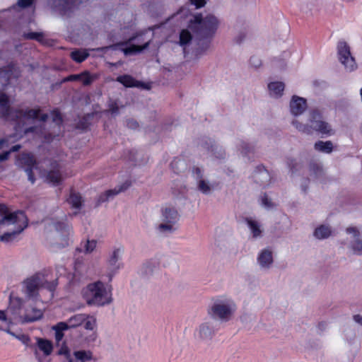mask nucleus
<instances>
[{"instance_id":"obj_1","label":"nucleus","mask_w":362,"mask_h":362,"mask_svg":"<svg viewBox=\"0 0 362 362\" xmlns=\"http://www.w3.org/2000/svg\"><path fill=\"white\" fill-rule=\"evenodd\" d=\"M0 241L9 243L28 226V218L22 211H11L5 204H0Z\"/></svg>"},{"instance_id":"obj_2","label":"nucleus","mask_w":362,"mask_h":362,"mask_svg":"<svg viewBox=\"0 0 362 362\" xmlns=\"http://www.w3.org/2000/svg\"><path fill=\"white\" fill-rule=\"evenodd\" d=\"M40 110L30 109V110H11L9 105V100L8 96L0 93V117H4L8 120H13L18 122V127L23 125L25 120L28 119L38 118L42 122H45L48 115L42 114L39 115Z\"/></svg>"},{"instance_id":"obj_3","label":"nucleus","mask_w":362,"mask_h":362,"mask_svg":"<svg viewBox=\"0 0 362 362\" xmlns=\"http://www.w3.org/2000/svg\"><path fill=\"white\" fill-rule=\"evenodd\" d=\"M219 25L216 16L209 13L203 16L201 13L193 16L189 21V28L192 31L196 39H212Z\"/></svg>"},{"instance_id":"obj_4","label":"nucleus","mask_w":362,"mask_h":362,"mask_svg":"<svg viewBox=\"0 0 362 362\" xmlns=\"http://www.w3.org/2000/svg\"><path fill=\"white\" fill-rule=\"evenodd\" d=\"M20 165L28 175V180L33 184L35 181L34 171L40 175L45 177V180L53 185L59 184L62 180V175L58 169H54L48 173L42 172L34 156L29 153H23L19 159Z\"/></svg>"},{"instance_id":"obj_5","label":"nucleus","mask_w":362,"mask_h":362,"mask_svg":"<svg viewBox=\"0 0 362 362\" xmlns=\"http://www.w3.org/2000/svg\"><path fill=\"white\" fill-rule=\"evenodd\" d=\"M112 286L98 281L90 284L84 291L83 296L90 305L103 306L112 302Z\"/></svg>"},{"instance_id":"obj_6","label":"nucleus","mask_w":362,"mask_h":362,"mask_svg":"<svg viewBox=\"0 0 362 362\" xmlns=\"http://www.w3.org/2000/svg\"><path fill=\"white\" fill-rule=\"evenodd\" d=\"M236 310L235 302L230 299L216 300L208 309L209 315L220 322L230 321Z\"/></svg>"},{"instance_id":"obj_7","label":"nucleus","mask_w":362,"mask_h":362,"mask_svg":"<svg viewBox=\"0 0 362 362\" xmlns=\"http://www.w3.org/2000/svg\"><path fill=\"white\" fill-rule=\"evenodd\" d=\"M66 216L61 221H53L48 227L49 238L62 247L68 245L71 234V227L66 221Z\"/></svg>"},{"instance_id":"obj_8","label":"nucleus","mask_w":362,"mask_h":362,"mask_svg":"<svg viewBox=\"0 0 362 362\" xmlns=\"http://www.w3.org/2000/svg\"><path fill=\"white\" fill-rule=\"evenodd\" d=\"M179 220V214L175 208L165 206L161 210L160 223L157 230L163 234H168L176 230L175 225Z\"/></svg>"},{"instance_id":"obj_9","label":"nucleus","mask_w":362,"mask_h":362,"mask_svg":"<svg viewBox=\"0 0 362 362\" xmlns=\"http://www.w3.org/2000/svg\"><path fill=\"white\" fill-rule=\"evenodd\" d=\"M310 131L315 130L322 134H332V129L329 124L322 119L320 110L314 109L309 112Z\"/></svg>"},{"instance_id":"obj_10","label":"nucleus","mask_w":362,"mask_h":362,"mask_svg":"<svg viewBox=\"0 0 362 362\" xmlns=\"http://www.w3.org/2000/svg\"><path fill=\"white\" fill-rule=\"evenodd\" d=\"M339 59L348 71L357 68L354 58L351 56L350 47L346 42H339L337 46Z\"/></svg>"},{"instance_id":"obj_11","label":"nucleus","mask_w":362,"mask_h":362,"mask_svg":"<svg viewBox=\"0 0 362 362\" xmlns=\"http://www.w3.org/2000/svg\"><path fill=\"white\" fill-rule=\"evenodd\" d=\"M134 39H135V37H132L127 41L120 42L110 45V46H107V47L103 48V49H107H107H112V50L120 49L124 52V54L125 55H131V54H136V53L143 51L144 49H146L149 45V42H147L142 46L133 45L129 47H126V48L123 47L124 46H126L128 44H129L131 42H132Z\"/></svg>"},{"instance_id":"obj_12","label":"nucleus","mask_w":362,"mask_h":362,"mask_svg":"<svg viewBox=\"0 0 362 362\" xmlns=\"http://www.w3.org/2000/svg\"><path fill=\"white\" fill-rule=\"evenodd\" d=\"M192 175L197 182V189L204 194H209L214 190V185L205 178L203 170L197 166L192 168Z\"/></svg>"},{"instance_id":"obj_13","label":"nucleus","mask_w":362,"mask_h":362,"mask_svg":"<svg viewBox=\"0 0 362 362\" xmlns=\"http://www.w3.org/2000/svg\"><path fill=\"white\" fill-rule=\"evenodd\" d=\"M45 280L42 276L37 275L27 279L24 282L25 292L28 298H35L37 297L38 290L40 287H44Z\"/></svg>"},{"instance_id":"obj_14","label":"nucleus","mask_w":362,"mask_h":362,"mask_svg":"<svg viewBox=\"0 0 362 362\" xmlns=\"http://www.w3.org/2000/svg\"><path fill=\"white\" fill-rule=\"evenodd\" d=\"M253 178L255 182L262 187L269 186L272 180L270 173L263 165L257 167L253 174Z\"/></svg>"},{"instance_id":"obj_15","label":"nucleus","mask_w":362,"mask_h":362,"mask_svg":"<svg viewBox=\"0 0 362 362\" xmlns=\"http://www.w3.org/2000/svg\"><path fill=\"white\" fill-rule=\"evenodd\" d=\"M82 0H54L53 5L54 8L62 13L67 14L74 9Z\"/></svg>"},{"instance_id":"obj_16","label":"nucleus","mask_w":362,"mask_h":362,"mask_svg":"<svg viewBox=\"0 0 362 362\" xmlns=\"http://www.w3.org/2000/svg\"><path fill=\"white\" fill-rule=\"evenodd\" d=\"M306 107L305 99L296 95L293 96L290 102V110L293 115L298 116L303 114Z\"/></svg>"},{"instance_id":"obj_17","label":"nucleus","mask_w":362,"mask_h":362,"mask_svg":"<svg viewBox=\"0 0 362 362\" xmlns=\"http://www.w3.org/2000/svg\"><path fill=\"white\" fill-rule=\"evenodd\" d=\"M198 337L202 340L211 339L214 334V328L209 321L202 322L197 329Z\"/></svg>"},{"instance_id":"obj_18","label":"nucleus","mask_w":362,"mask_h":362,"mask_svg":"<svg viewBox=\"0 0 362 362\" xmlns=\"http://www.w3.org/2000/svg\"><path fill=\"white\" fill-rule=\"evenodd\" d=\"M130 186V182H125L122 185L118 187H115V189H110L101 194L98 198L99 202H107L110 199L113 198L115 196L118 194L119 192H124Z\"/></svg>"},{"instance_id":"obj_19","label":"nucleus","mask_w":362,"mask_h":362,"mask_svg":"<svg viewBox=\"0 0 362 362\" xmlns=\"http://www.w3.org/2000/svg\"><path fill=\"white\" fill-rule=\"evenodd\" d=\"M257 262L262 269H269L273 263V254L269 249L262 250L258 255Z\"/></svg>"},{"instance_id":"obj_20","label":"nucleus","mask_w":362,"mask_h":362,"mask_svg":"<svg viewBox=\"0 0 362 362\" xmlns=\"http://www.w3.org/2000/svg\"><path fill=\"white\" fill-rule=\"evenodd\" d=\"M117 81L126 87H137L148 89V87L142 82L135 80L129 75H123L117 77Z\"/></svg>"},{"instance_id":"obj_21","label":"nucleus","mask_w":362,"mask_h":362,"mask_svg":"<svg viewBox=\"0 0 362 362\" xmlns=\"http://www.w3.org/2000/svg\"><path fill=\"white\" fill-rule=\"evenodd\" d=\"M284 83L281 81H274L268 84L269 95L275 98H280L284 90Z\"/></svg>"},{"instance_id":"obj_22","label":"nucleus","mask_w":362,"mask_h":362,"mask_svg":"<svg viewBox=\"0 0 362 362\" xmlns=\"http://www.w3.org/2000/svg\"><path fill=\"white\" fill-rule=\"evenodd\" d=\"M332 233V230L329 226L322 224L315 229L313 235L317 240H323L330 237Z\"/></svg>"},{"instance_id":"obj_23","label":"nucleus","mask_w":362,"mask_h":362,"mask_svg":"<svg viewBox=\"0 0 362 362\" xmlns=\"http://www.w3.org/2000/svg\"><path fill=\"white\" fill-rule=\"evenodd\" d=\"M122 250L120 248L115 249L108 259V264L113 272H116L121 267L119 262L121 258Z\"/></svg>"},{"instance_id":"obj_24","label":"nucleus","mask_w":362,"mask_h":362,"mask_svg":"<svg viewBox=\"0 0 362 362\" xmlns=\"http://www.w3.org/2000/svg\"><path fill=\"white\" fill-rule=\"evenodd\" d=\"M42 316V312L35 308H28L25 310L23 322H30L39 320Z\"/></svg>"},{"instance_id":"obj_25","label":"nucleus","mask_w":362,"mask_h":362,"mask_svg":"<svg viewBox=\"0 0 362 362\" xmlns=\"http://www.w3.org/2000/svg\"><path fill=\"white\" fill-rule=\"evenodd\" d=\"M86 319V314H77L71 317L66 322L67 328H74L81 325Z\"/></svg>"},{"instance_id":"obj_26","label":"nucleus","mask_w":362,"mask_h":362,"mask_svg":"<svg viewBox=\"0 0 362 362\" xmlns=\"http://www.w3.org/2000/svg\"><path fill=\"white\" fill-rule=\"evenodd\" d=\"M315 149L320 152L329 153L333 150V144L330 141H318L315 144Z\"/></svg>"},{"instance_id":"obj_27","label":"nucleus","mask_w":362,"mask_h":362,"mask_svg":"<svg viewBox=\"0 0 362 362\" xmlns=\"http://www.w3.org/2000/svg\"><path fill=\"white\" fill-rule=\"evenodd\" d=\"M247 226L252 234V237L256 238L262 235V230L258 222L251 219L247 220Z\"/></svg>"},{"instance_id":"obj_28","label":"nucleus","mask_w":362,"mask_h":362,"mask_svg":"<svg viewBox=\"0 0 362 362\" xmlns=\"http://www.w3.org/2000/svg\"><path fill=\"white\" fill-rule=\"evenodd\" d=\"M197 40L198 42L196 53L197 54H202L209 49L211 39Z\"/></svg>"},{"instance_id":"obj_29","label":"nucleus","mask_w":362,"mask_h":362,"mask_svg":"<svg viewBox=\"0 0 362 362\" xmlns=\"http://www.w3.org/2000/svg\"><path fill=\"white\" fill-rule=\"evenodd\" d=\"M53 329L55 331V339L58 342L60 341L64 337L63 331L68 329L66 324L64 322H59Z\"/></svg>"},{"instance_id":"obj_30","label":"nucleus","mask_w":362,"mask_h":362,"mask_svg":"<svg viewBox=\"0 0 362 362\" xmlns=\"http://www.w3.org/2000/svg\"><path fill=\"white\" fill-rule=\"evenodd\" d=\"M37 344L39 349L42 351L46 356H48L52 353V345L49 341L40 339Z\"/></svg>"},{"instance_id":"obj_31","label":"nucleus","mask_w":362,"mask_h":362,"mask_svg":"<svg viewBox=\"0 0 362 362\" xmlns=\"http://www.w3.org/2000/svg\"><path fill=\"white\" fill-rule=\"evenodd\" d=\"M68 202L75 209H80L82 205V198L79 194L72 192L68 199Z\"/></svg>"},{"instance_id":"obj_32","label":"nucleus","mask_w":362,"mask_h":362,"mask_svg":"<svg viewBox=\"0 0 362 362\" xmlns=\"http://www.w3.org/2000/svg\"><path fill=\"white\" fill-rule=\"evenodd\" d=\"M350 248L356 255H362V238L358 237L351 242Z\"/></svg>"},{"instance_id":"obj_33","label":"nucleus","mask_w":362,"mask_h":362,"mask_svg":"<svg viewBox=\"0 0 362 362\" xmlns=\"http://www.w3.org/2000/svg\"><path fill=\"white\" fill-rule=\"evenodd\" d=\"M74 356L77 360L81 362L92 359V353L89 351H76L74 352Z\"/></svg>"},{"instance_id":"obj_34","label":"nucleus","mask_w":362,"mask_h":362,"mask_svg":"<svg viewBox=\"0 0 362 362\" xmlns=\"http://www.w3.org/2000/svg\"><path fill=\"white\" fill-rule=\"evenodd\" d=\"M88 56L89 54L86 51L75 50L71 53V57L73 60L78 63L84 61Z\"/></svg>"},{"instance_id":"obj_35","label":"nucleus","mask_w":362,"mask_h":362,"mask_svg":"<svg viewBox=\"0 0 362 362\" xmlns=\"http://www.w3.org/2000/svg\"><path fill=\"white\" fill-rule=\"evenodd\" d=\"M192 39V35L188 30H182L180 34V44L181 46L188 45Z\"/></svg>"},{"instance_id":"obj_36","label":"nucleus","mask_w":362,"mask_h":362,"mask_svg":"<svg viewBox=\"0 0 362 362\" xmlns=\"http://www.w3.org/2000/svg\"><path fill=\"white\" fill-rule=\"evenodd\" d=\"M83 322L86 329L93 330L95 327L96 320L94 317L86 315V319Z\"/></svg>"},{"instance_id":"obj_37","label":"nucleus","mask_w":362,"mask_h":362,"mask_svg":"<svg viewBox=\"0 0 362 362\" xmlns=\"http://www.w3.org/2000/svg\"><path fill=\"white\" fill-rule=\"evenodd\" d=\"M293 125L295 126V127L299 131L305 134H310V125H305L300 122H299L298 120H293L292 122Z\"/></svg>"},{"instance_id":"obj_38","label":"nucleus","mask_w":362,"mask_h":362,"mask_svg":"<svg viewBox=\"0 0 362 362\" xmlns=\"http://www.w3.org/2000/svg\"><path fill=\"white\" fill-rule=\"evenodd\" d=\"M79 81H81L83 85L88 86L93 82V78L90 75L88 72L84 71L81 74Z\"/></svg>"},{"instance_id":"obj_39","label":"nucleus","mask_w":362,"mask_h":362,"mask_svg":"<svg viewBox=\"0 0 362 362\" xmlns=\"http://www.w3.org/2000/svg\"><path fill=\"white\" fill-rule=\"evenodd\" d=\"M211 151L214 152V153L216 155V156L217 158H222L224 157V155H225V153L224 151L222 150V148L217 146L216 144H213L211 141Z\"/></svg>"},{"instance_id":"obj_40","label":"nucleus","mask_w":362,"mask_h":362,"mask_svg":"<svg viewBox=\"0 0 362 362\" xmlns=\"http://www.w3.org/2000/svg\"><path fill=\"white\" fill-rule=\"evenodd\" d=\"M96 245L97 242L95 240H87L84 245V252L86 253L92 252L95 250Z\"/></svg>"},{"instance_id":"obj_41","label":"nucleus","mask_w":362,"mask_h":362,"mask_svg":"<svg viewBox=\"0 0 362 362\" xmlns=\"http://www.w3.org/2000/svg\"><path fill=\"white\" fill-rule=\"evenodd\" d=\"M262 205L266 209H272L275 206L274 203L272 202L267 194H264L262 197Z\"/></svg>"},{"instance_id":"obj_42","label":"nucleus","mask_w":362,"mask_h":362,"mask_svg":"<svg viewBox=\"0 0 362 362\" xmlns=\"http://www.w3.org/2000/svg\"><path fill=\"white\" fill-rule=\"evenodd\" d=\"M24 37L26 39L36 40L37 41H42L43 36L40 33H25Z\"/></svg>"},{"instance_id":"obj_43","label":"nucleus","mask_w":362,"mask_h":362,"mask_svg":"<svg viewBox=\"0 0 362 362\" xmlns=\"http://www.w3.org/2000/svg\"><path fill=\"white\" fill-rule=\"evenodd\" d=\"M310 171L314 174L315 176H320L322 173V167L316 163H312L310 165Z\"/></svg>"},{"instance_id":"obj_44","label":"nucleus","mask_w":362,"mask_h":362,"mask_svg":"<svg viewBox=\"0 0 362 362\" xmlns=\"http://www.w3.org/2000/svg\"><path fill=\"white\" fill-rule=\"evenodd\" d=\"M262 64V60L259 57L253 56L250 59V66L255 69L259 68Z\"/></svg>"},{"instance_id":"obj_45","label":"nucleus","mask_w":362,"mask_h":362,"mask_svg":"<svg viewBox=\"0 0 362 362\" xmlns=\"http://www.w3.org/2000/svg\"><path fill=\"white\" fill-rule=\"evenodd\" d=\"M58 354L64 355L66 357V361L73 360L71 356L69 349L66 346H63L61 347V349L58 351Z\"/></svg>"},{"instance_id":"obj_46","label":"nucleus","mask_w":362,"mask_h":362,"mask_svg":"<svg viewBox=\"0 0 362 362\" xmlns=\"http://www.w3.org/2000/svg\"><path fill=\"white\" fill-rule=\"evenodd\" d=\"M33 1L34 0H18L17 5L22 8H28L33 4Z\"/></svg>"},{"instance_id":"obj_47","label":"nucleus","mask_w":362,"mask_h":362,"mask_svg":"<svg viewBox=\"0 0 362 362\" xmlns=\"http://www.w3.org/2000/svg\"><path fill=\"white\" fill-rule=\"evenodd\" d=\"M112 114L117 115L119 112V107L117 106V104L115 102L112 101L109 104V110H108Z\"/></svg>"},{"instance_id":"obj_48","label":"nucleus","mask_w":362,"mask_h":362,"mask_svg":"<svg viewBox=\"0 0 362 362\" xmlns=\"http://www.w3.org/2000/svg\"><path fill=\"white\" fill-rule=\"evenodd\" d=\"M190 1L192 4L196 6L197 8H199L203 7L206 4L207 0H190Z\"/></svg>"},{"instance_id":"obj_49","label":"nucleus","mask_w":362,"mask_h":362,"mask_svg":"<svg viewBox=\"0 0 362 362\" xmlns=\"http://www.w3.org/2000/svg\"><path fill=\"white\" fill-rule=\"evenodd\" d=\"M247 35V32L245 30L243 32H240V33L235 37V41L238 43H241L245 38Z\"/></svg>"},{"instance_id":"obj_50","label":"nucleus","mask_w":362,"mask_h":362,"mask_svg":"<svg viewBox=\"0 0 362 362\" xmlns=\"http://www.w3.org/2000/svg\"><path fill=\"white\" fill-rule=\"evenodd\" d=\"M346 233H352L354 235V238L358 237V232L356 228L350 227V228H346Z\"/></svg>"},{"instance_id":"obj_51","label":"nucleus","mask_w":362,"mask_h":362,"mask_svg":"<svg viewBox=\"0 0 362 362\" xmlns=\"http://www.w3.org/2000/svg\"><path fill=\"white\" fill-rule=\"evenodd\" d=\"M52 115H53V120L54 122H56L57 124H59L62 122V117H61L59 113L54 112L52 113Z\"/></svg>"},{"instance_id":"obj_52","label":"nucleus","mask_w":362,"mask_h":362,"mask_svg":"<svg viewBox=\"0 0 362 362\" xmlns=\"http://www.w3.org/2000/svg\"><path fill=\"white\" fill-rule=\"evenodd\" d=\"M287 164L288 167L291 168V170L292 173H293V168H295V165H296V163L293 159H288L287 161Z\"/></svg>"},{"instance_id":"obj_53","label":"nucleus","mask_w":362,"mask_h":362,"mask_svg":"<svg viewBox=\"0 0 362 362\" xmlns=\"http://www.w3.org/2000/svg\"><path fill=\"white\" fill-rule=\"evenodd\" d=\"M8 313V310H7L6 313L0 310V320L6 321Z\"/></svg>"},{"instance_id":"obj_54","label":"nucleus","mask_w":362,"mask_h":362,"mask_svg":"<svg viewBox=\"0 0 362 362\" xmlns=\"http://www.w3.org/2000/svg\"><path fill=\"white\" fill-rule=\"evenodd\" d=\"M8 156L9 151H5L3 153L0 154V161H3L8 159Z\"/></svg>"},{"instance_id":"obj_55","label":"nucleus","mask_w":362,"mask_h":362,"mask_svg":"<svg viewBox=\"0 0 362 362\" xmlns=\"http://www.w3.org/2000/svg\"><path fill=\"white\" fill-rule=\"evenodd\" d=\"M80 76H81V74H80L71 75L70 76H69L67 80L68 81H79Z\"/></svg>"},{"instance_id":"obj_56","label":"nucleus","mask_w":362,"mask_h":362,"mask_svg":"<svg viewBox=\"0 0 362 362\" xmlns=\"http://www.w3.org/2000/svg\"><path fill=\"white\" fill-rule=\"evenodd\" d=\"M127 125L131 128H136L138 127V123L134 120H129Z\"/></svg>"},{"instance_id":"obj_57","label":"nucleus","mask_w":362,"mask_h":362,"mask_svg":"<svg viewBox=\"0 0 362 362\" xmlns=\"http://www.w3.org/2000/svg\"><path fill=\"white\" fill-rule=\"evenodd\" d=\"M354 319L356 322H357L358 324L362 325V316L361 315H354Z\"/></svg>"},{"instance_id":"obj_58","label":"nucleus","mask_w":362,"mask_h":362,"mask_svg":"<svg viewBox=\"0 0 362 362\" xmlns=\"http://www.w3.org/2000/svg\"><path fill=\"white\" fill-rule=\"evenodd\" d=\"M242 148H243V150L245 151V153H247V152L250 151V150H251V147L248 144H245V143H243L242 144Z\"/></svg>"},{"instance_id":"obj_59","label":"nucleus","mask_w":362,"mask_h":362,"mask_svg":"<svg viewBox=\"0 0 362 362\" xmlns=\"http://www.w3.org/2000/svg\"><path fill=\"white\" fill-rule=\"evenodd\" d=\"M21 148V146L20 145H15L13 146L9 151V153L12 151V152H15V151H18L19 149Z\"/></svg>"},{"instance_id":"obj_60","label":"nucleus","mask_w":362,"mask_h":362,"mask_svg":"<svg viewBox=\"0 0 362 362\" xmlns=\"http://www.w3.org/2000/svg\"><path fill=\"white\" fill-rule=\"evenodd\" d=\"M35 129V127H30V128H28V129H25V133H28L30 132H33Z\"/></svg>"},{"instance_id":"obj_61","label":"nucleus","mask_w":362,"mask_h":362,"mask_svg":"<svg viewBox=\"0 0 362 362\" xmlns=\"http://www.w3.org/2000/svg\"><path fill=\"white\" fill-rule=\"evenodd\" d=\"M47 285L46 286H47V287L50 291H52V290L54 289V286H53V285H49L48 283H47Z\"/></svg>"},{"instance_id":"obj_62","label":"nucleus","mask_w":362,"mask_h":362,"mask_svg":"<svg viewBox=\"0 0 362 362\" xmlns=\"http://www.w3.org/2000/svg\"><path fill=\"white\" fill-rule=\"evenodd\" d=\"M6 143V141L4 139L0 140V149L1 148L2 146Z\"/></svg>"},{"instance_id":"obj_63","label":"nucleus","mask_w":362,"mask_h":362,"mask_svg":"<svg viewBox=\"0 0 362 362\" xmlns=\"http://www.w3.org/2000/svg\"><path fill=\"white\" fill-rule=\"evenodd\" d=\"M284 55H285L286 57H288L289 56V53L288 52H285Z\"/></svg>"},{"instance_id":"obj_64","label":"nucleus","mask_w":362,"mask_h":362,"mask_svg":"<svg viewBox=\"0 0 362 362\" xmlns=\"http://www.w3.org/2000/svg\"><path fill=\"white\" fill-rule=\"evenodd\" d=\"M175 164H176V163H175V162H173V163H172V165H173V167H174V165H175Z\"/></svg>"}]
</instances>
